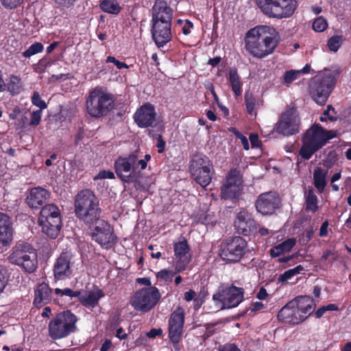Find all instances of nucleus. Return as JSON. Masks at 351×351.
Returning a JSON list of instances; mask_svg holds the SVG:
<instances>
[{
    "instance_id": "37998d69",
    "label": "nucleus",
    "mask_w": 351,
    "mask_h": 351,
    "mask_svg": "<svg viewBox=\"0 0 351 351\" xmlns=\"http://www.w3.org/2000/svg\"><path fill=\"white\" fill-rule=\"evenodd\" d=\"M10 271L5 266L0 265V293H1L8 283L10 279Z\"/></svg>"
},
{
    "instance_id": "c03bdc74",
    "label": "nucleus",
    "mask_w": 351,
    "mask_h": 351,
    "mask_svg": "<svg viewBox=\"0 0 351 351\" xmlns=\"http://www.w3.org/2000/svg\"><path fill=\"white\" fill-rule=\"evenodd\" d=\"M245 104L247 111L250 114L256 116V112L254 110L256 106V99L252 94L246 93L245 95Z\"/></svg>"
},
{
    "instance_id": "a19ab883",
    "label": "nucleus",
    "mask_w": 351,
    "mask_h": 351,
    "mask_svg": "<svg viewBox=\"0 0 351 351\" xmlns=\"http://www.w3.org/2000/svg\"><path fill=\"white\" fill-rule=\"evenodd\" d=\"M44 45L40 42H35L27 49L22 52V57L30 58L31 56L43 52Z\"/></svg>"
},
{
    "instance_id": "aec40b11",
    "label": "nucleus",
    "mask_w": 351,
    "mask_h": 351,
    "mask_svg": "<svg viewBox=\"0 0 351 351\" xmlns=\"http://www.w3.org/2000/svg\"><path fill=\"white\" fill-rule=\"evenodd\" d=\"M55 293L60 296H67L71 298H78L81 304L86 307H95L97 305L98 301L104 295L101 289H98L97 291H90L86 295H81L80 291H74L70 288L55 289Z\"/></svg>"
},
{
    "instance_id": "13d9d810",
    "label": "nucleus",
    "mask_w": 351,
    "mask_h": 351,
    "mask_svg": "<svg viewBox=\"0 0 351 351\" xmlns=\"http://www.w3.org/2000/svg\"><path fill=\"white\" fill-rule=\"evenodd\" d=\"M294 276L290 269L286 270L284 273L281 274L278 278V282L281 283H287L289 280Z\"/></svg>"
},
{
    "instance_id": "5701e85b",
    "label": "nucleus",
    "mask_w": 351,
    "mask_h": 351,
    "mask_svg": "<svg viewBox=\"0 0 351 351\" xmlns=\"http://www.w3.org/2000/svg\"><path fill=\"white\" fill-rule=\"evenodd\" d=\"M234 226L237 232L244 236H250L257 231L256 221L252 213L245 209L237 213Z\"/></svg>"
},
{
    "instance_id": "0eeeda50",
    "label": "nucleus",
    "mask_w": 351,
    "mask_h": 351,
    "mask_svg": "<svg viewBox=\"0 0 351 351\" xmlns=\"http://www.w3.org/2000/svg\"><path fill=\"white\" fill-rule=\"evenodd\" d=\"M114 106V99L112 95L102 91L99 87L90 90L86 100V108L92 117L107 116Z\"/></svg>"
},
{
    "instance_id": "2eb2a0df",
    "label": "nucleus",
    "mask_w": 351,
    "mask_h": 351,
    "mask_svg": "<svg viewBox=\"0 0 351 351\" xmlns=\"http://www.w3.org/2000/svg\"><path fill=\"white\" fill-rule=\"evenodd\" d=\"M300 121L294 107H289L278 119L275 125L276 131L284 136H291L300 131Z\"/></svg>"
},
{
    "instance_id": "a878e982",
    "label": "nucleus",
    "mask_w": 351,
    "mask_h": 351,
    "mask_svg": "<svg viewBox=\"0 0 351 351\" xmlns=\"http://www.w3.org/2000/svg\"><path fill=\"white\" fill-rule=\"evenodd\" d=\"M173 10L165 0H156L152 8L151 21L172 23Z\"/></svg>"
},
{
    "instance_id": "4c0bfd02",
    "label": "nucleus",
    "mask_w": 351,
    "mask_h": 351,
    "mask_svg": "<svg viewBox=\"0 0 351 351\" xmlns=\"http://www.w3.org/2000/svg\"><path fill=\"white\" fill-rule=\"evenodd\" d=\"M53 64V60L49 56H45L40 59L38 62L32 66L33 70L38 74H44L46 73L47 68H49Z\"/></svg>"
},
{
    "instance_id": "2f4dec72",
    "label": "nucleus",
    "mask_w": 351,
    "mask_h": 351,
    "mask_svg": "<svg viewBox=\"0 0 351 351\" xmlns=\"http://www.w3.org/2000/svg\"><path fill=\"white\" fill-rule=\"evenodd\" d=\"M228 80L234 95L237 97L241 96L242 95V82L235 67L230 68Z\"/></svg>"
},
{
    "instance_id": "f704fd0d",
    "label": "nucleus",
    "mask_w": 351,
    "mask_h": 351,
    "mask_svg": "<svg viewBox=\"0 0 351 351\" xmlns=\"http://www.w3.org/2000/svg\"><path fill=\"white\" fill-rule=\"evenodd\" d=\"M305 199V210L306 212H312L315 213L318 210V199L317 195L315 194V190L310 187L304 193Z\"/></svg>"
},
{
    "instance_id": "393cba45",
    "label": "nucleus",
    "mask_w": 351,
    "mask_h": 351,
    "mask_svg": "<svg viewBox=\"0 0 351 351\" xmlns=\"http://www.w3.org/2000/svg\"><path fill=\"white\" fill-rule=\"evenodd\" d=\"M173 250L176 256L175 269L177 272L184 270L190 262V247L187 241L182 237V240L173 243Z\"/></svg>"
},
{
    "instance_id": "ea45409f",
    "label": "nucleus",
    "mask_w": 351,
    "mask_h": 351,
    "mask_svg": "<svg viewBox=\"0 0 351 351\" xmlns=\"http://www.w3.org/2000/svg\"><path fill=\"white\" fill-rule=\"evenodd\" d=\"M239 176L240 173L239 170L237 169H231L226 176V182H225V184H228L229 186H232L234 187L240 186L241 181Z\"/></svg>"
},
{
    "instance_id": "603ef678",
    "label": "nucleus",
    "mask_w": 351,
    "mask_h": 351,
    "mask_svg": "<svg viewBox=\"0 0 351 351\" xmlns=\"http://www.w3.org/2000/svg\"><path fill=\"white\" fill-rule=\"evenodd\" d=\"M32 103L33 105L40 108L39 110H43L47 108L46 102L42 99L40 94L37 92H34L32 97Z\"/></svg>"
},
{
    "instance_id": "bf43d9fd",
    "label": "nucleus",
    "mask_w": 351,
    "mask_h": 351,
    "mask_svg": "<svg viewBox=\"0 0 351 351\" xmlns=\"http://www.w3.org/2000/svg\"><path fill=\"white\" fill-rule=\"evenodd\" d=\"M218 351H241V350L236 344L227 343L223 346H219Z\"/></svg>"
},
{
    "instance_id": "6ab92c4d",
    "label": "nucleus",
    "mask_w": 351,
    "mask_h": 351,
    "mask_svg": "<svg viewBox=\"0 0 351 351\" xmlns=\"http://www.w3.org/2000/svg\"><path fill=\"white\" fill-rule=\"evenodd\" d=\"M73 256L68 252H62L55 261L52 271L56 282L62 281L71 278L73 274Z\"/></svg>"
},
{
    "instance_id": "3c124183",
    "label": "nucleus",
    "mask_w": 351,
    "mask_h": 351,
    "mask_svg": "<svg viewBox=\"0 0 351 351\" xmlns=\"http://www.w3.org/2000/svg\"><path fill=\"white\" fill-rule=\"evenodd\" d=\"M24 0H0V3L3 8L7 10H14L17 8Z\"/></svg>"
},
{
    "instance_id": "69168bd1",
    "label": "nucleus",
    "mask_w": 351,
    "mask_h": 351,
    "mask_svg": "<svg viewBox=\"0 0 351 351\" xmlns=\"http://www.w3.org/2000/svg\"><path fill=\"white\" fill-rule=\"evenodd\" d=\"M136 282L138 285L147 286V287H152L149 277H138L136 279Z\"/></svg>"
},
{
    "instance_id": "58836bf2",
    "label": "nucleus",
    "mask_w": 351,
    "mask_h": 351,
    "mask_svg": "<svg viewBox=\"0 0 351 351\" xmlns=\"http://www.w3.org/2000/svg\"><path fill=\"white\" fill-rule=\"evenodd\" d=\"M162 335V330L161 328H152L145 334L141 333L140 336L136 339V344L145 345L147 344V338H155L158 336H161Z\"/></svg>"
},
{
    "instance_id": "774afa93",
    "label": "nucleus",
    "mask_w": 351,
    "mask_h": 351,
    "mask_svg": "<svg viewBox=\"0 0 351 351\" xmlns=\"http://www.w3.org/2000/svg\"><path fill=\"white\" fill-rule=\"evenodd\" d=\"M21 112V109L19 106H16L10 112V113L9 114V118L11 120H16L19 115L20 114V113Z\"/></svg>"
},
{
    "instance_id": "f257e3e1",
    "label": "nucleus",
    "mask_w": 351,
    "mask_h": 351,
    "mask_svg": "<svg viewBox=\"0 0 351 351\" xmlns=\"http://www.w3.org/2000/svg\"><path fill=\"white\" fill-rule=\"evenodd\" d=\"M280 40L276 29L268 25L251 28L245 37V49L254 58L262 59L273 53Z\"/></svg>"
},
{
    "instance_id": "423d86ee",
    "label": "nucleus",
    "mask_w": 351,
    "mask_h": 351,
    "mask_svg": "<svg viewBox=\"0 0 351 351\" xmlns=\"http://www.w3.org/2000/svg\"><path fill=\"white\" fill-rule=\"evenodd\" d=\"M77 316L67 310L60 312L48 323V335L53 340L67 337L77 331Z\"/></svg>"
},
{
    "instance_id": "864d4df0",
    "label": "nucleus",
    "mask_w": 351,
    "mask_h": 351,
    "mask_svg": "<svg viewBox=\"0 0 351 351\" xmlns=\"http://www.w3.org/2000/svg\"><path fill=\"white\" fill-rule=\"evenodd\" d=\"M42 118V110H34L31 114V119L29 125L31 126H37L40 123Z\"/></svg>"
},
{
    "instance_id": "a18cd8bd",
    "label": "nucleus",
    "mask_w": 351,
    "mask_h": 351,
    "mask_svg": "<svg viewBox=\"0 0 351 351\" xmlns=\"http://www.w3.org/2000/svg\"><path fill=\"white\" fill-rule=\"evenodd\" d=\"M338 161V155L335 150L330 151L326 158L323 160L324 167L330 169Z\"/></svg>"
},
{
    "instance_id": "79ce46f5",
    "label": "nucleus",
    "mask_w": 351,
    "mask_h": 351,
    "mask_svg": "<svg viewBox=\"0 0 351 351\" xmlns=\"http://www.w3.org/2000/svg\"><path fill=\"white\" fill-rule=\"evenodd\" d=\"M342 42L343 39L341 36L335 35L328 39L327 46L331 51L337 52L342 45Z\"/></svg>"
},
{
    "instance_id": "0e129e2a",
    "label": "nucleus",
    "mask_w": 351,
    "mask_h": 351,
    "mask_svg": "<svg viewBox=\"0 0 351 351\" xmlns=\"http://www.w3.org/2000/svg\"><path fill=\"white\" fill-rule=\"evenodd\" d=\"M196 296V292L193 289H189V291L184 292V300L189 302V301H193Z\"/></svg>"
},
{
    "instance_id": "473e14b6",
    "label": "nucleus",
    "mask_w": 351,
    "mask_h": 351,
    "mask_svg": "<svg viewBox=\"0 0 351 351\" xmlns=\"http://www.w3.org/2000/svg\"><path fill=\"white\" fill-rule=\"evenodd\" d=\"M328 170L321 167H317L313 172V184L318 193H323L326 184V176Z\"/></svg>"
},
{
    "instance_id": "39448f33",
    "label": "nucleus",
    "mask_w": 351,
    "mask_h": 351,
    "mask_svg": "<svg viewBox=\"0 0 351 351\" xmlns=\"http://www.w3.org/2000/svg\"><path fill=\"white\" fill-rule=\"evenodd\" d=\"M339 77L338 71L325 69L314 77L309 86L313 99L319 105H324Z\"/></svg>"
},
{
    "instance_id": "e433bc0d",
    "label": "nucleus",
    "mask_w": 351,
    "mask_h": 351,
    "mask_svg": "<svg viewBox=\"0 0 351 351\" xmlns=\"http://www.w3.org/2000/svg\"><path fill=\"white\" fill-rule=\"evenodd\" d=\"M240 186L234 187L227 185V184H223V186L221 187V198L224 199H237L240 195Z\"/></svg>"
},
{
    "instance_id": "8fccbe9b",
    "label": "nucleus",
    "mask_w": 351,
    "mask_h": 351,
    "mask_svg": "<svg viewBox=\"0 0 351 351\" xmlns=\"http://www.w3.org/2000/svg\"><path fill=\"white\" fill-rule=\"evenodd\" d=\"M178 273L176 271L175 272L170 271L167 269H161L160 270L156 277L158 280H163L165 282H171L173 280V277Z\"/></svg>"
},
{
    "instance_id": "5fc2aeb1",
    "label": "nucleus",
    "mask_w": 351,
    "mask_h": 351,
    "mask_svg": "<svg viewBox=\"0 0 351 351\" xmlns=\"http://www.w3.org/2000/svg\"><path fill=\"white\" fill-rule=\"evenodd\" d=\"M299 76V72H298V71L290 70L286 71L283 76L284 82L286 84H291Z\"/></svg>"
},
{
    "instance_id": "20e7f679",
    "label": "nucleus",
    "mask_w": 351,
    "mask_h": 351,
    "mask_svg": "<svg viewBox=\"0 0 351 351\" xmlns=\"http://www.w3.org/2000/svg\"><path fill=\"white\" fill-rule=\"evenodd\" d=\"M8 261L18 266L25 273L34 272L38 265V252L30 243L19 240L12 247L8 257Z\"/></svg>"
},
{
    "instance_id": "f8f14e48",
    "label": "nucleus",
    "mask_w": 351,
    "mask_h": 351,
    "mask_svg": "<svg viewBox=\"0 0 351 351\" xmlns=\"http://www.w3.org/2000/svg\"><path fill=\"white\" fill-rule=\"evenodd\" d=\"M90 231L92 240L97 243L104 249H110L115 243L117 237L114 228L110 223L101 217L93 224L88 226Z\"/></svg>"
},
{
    "instance_id": "680f3d73",
    "label": "nucleus",
    "mask_w": 351,
    "mask_h": 351,
    "mask_svg": "<svg viewBox=\"0 0 351 351\" xmlns=\"http://www.w3.org/2000/svg\"><path fill=\"white\" fill-rule=\"evenodd\" d=\"M328 221L325 220L321 225L319 228V236L320 237H326L328 236Z\"/></svg>"
},
{
    "instance_id": "1a4fd4ad",
    "label": "nucleus",
    "mask_w": 351,
    "mask_h": 351,
    "mask_svg": "<svg viewBox=\"0 0 351 351\" xmlns=\"http://www.w3.org/2000/svg\"><path fill=\"white\" fill-rule=\"evenodd\" d=\"M43 232L50 239L58 237L62 228L61 213L53 204H47L42 207L38 218Z\"/></svg>"
},
{
    "instance_id": "ddd939ff",
    "label": "nucleus",
    "mask_w": 351,
    "mask_h": 351,
    "mask_svg": "<svg viewBox=\"0 0 351 351\" xmlns=\"http://www.w3.org/2000/svg\"><path fill=\"white\" fill-rule=\"evenodd\" d=\"M160 298V290L156 287H145L136 291L130 304L136 311L146 313L154 308Z\"/></svg>"
},
{
    "instance_id": "de8ad7c7",
    "label": "nucleus",
    "mask_w": 351,
    "mask_h": 351,
    "mask_svg": "<svg viewBox=\"0 0 351 351\" xmlns=\"http://www.w3.org/2000/svg\"><path fill=\"white\" fill-rule=\"evenodd\" d=\"M228 130L232 134H234L237 139H239L241 141L243 147L245 149H249V141L246 136H245L235 128L232 127L229 128Z\"/></svg>"
},
{
    "instance_id": "09e8293b",
    "label": "nucleus",
    "mask_w": 351,
    "mask_h": 351,
    "mask_svg": "<svg viewBox=\"0 0 351 351\" xmlns=\"http://www.w3.org/2000/svg\"><path fill=\"white\" fill-rule=\"evenodd\" d=\"M177 24L181 27V31L184 35L189 34L194 27L193 23L189 19L183 21V19H179L177 20Z\"/></svg>"
},
{
    "instance_id": "052dcab7",
    "label": "nucleus",
    "mask_w": 351,
    "mask_h": 351,
    "mask_svg": "<svg viewBox=\"0 0 351 351\" xmlns=\"http://www.w3.org/2000/svg\"><path fill=\"white\" fill-rule=\"evenodd\" d=\"M157 141L156 147H158V152L161 154L164 152L166 145V143L163 140L162 134H159L157 135Z\"/></svg>"
},
{
    "instance_id": "9b49d317",
    "label": "nucleus",
    "mask_w": 351,
    "mask_h": 351,
    "mask_svg": "<svg viewBox=\"0 0 351 351\" xmlns=\"http://www.w3.org/2000/svg\"><path fill=\"white\" fill-rule=\"evenodd\" d=\"M245 289L233 284L222 285L213 295V300L216 304H221V309L237 307L244 300Z\"/></svg>"
},
{
    "instance_id": "c85d7f7f",
    "label": "nucleus",
    "mask_w": 351,
    "mask_h": 351,
    "mask_svg": "<svg viewBox=\"0 0 351 351\" xmlns=\"http://www.w3.org/2000/svg\"><path fill=\"white\" fill-rule=\"evenodd\" d=\"M49 197V193L47 190L42 187H35L29 191L25 202L32 209H39Z\"/></svg>"
},
{
    "instance_id": "dca6fc26",
    "label": "nucleus",
    "mask_w": 351,
    "mask_h": 351,
    "mask_svg": "<svg viewBox=\"0 0 351 351\" xmlns=\"http://www.w3.org/2000/svg\"><path fill=\"white\" fill-rule=\"evenodd\" d=\"M136 154H132L126 157L119 156L114 161V168L117 176L125 182H132L138 178Z\"/></svg>"
},
{
    "instance_id": "c9c22d12",
    "label": "nucleus",
    "mask_w": 351,
    "mask_h": 351,
    "mask_svg": "<svg viewBox=\"0 0 351 351\" xmlns=\"http://www.w3.org/2000/svg\"><path fill=\"white\" fill-rule=\"evenodd\" d=\"M99 8L103 12L114 15L118 14L122 9L117 0H101Z\"/></svg>"
},
{
    "instance_id": "6e6d98bb",
    "label": "nucleus",
    "mask_w": 351,
    "mask_h": 351,
    "mask_svg": "<svg viewBox=\"0 0 351 351\" xmlns=\"http://www.w3.org/2000/svg\"><path fill=\"white\" fill-rule=\"evenodd\" d=\"M337 259V255L335 250H325L322 253V256L321 257L322 261H326L330 260V262H334Z\"/></svg>"
},
{
    "instance_id": "4be33fe9",
    "label": "nucleus",
    "mask_w": 351,
    "mask_h": 351,
    "mask_svg": "<svg viewBox=\"0 0 351 351\" xmlns=\"http://www.w3.org/2000/svg\"><path fill=\"white\" fill-rule=\"evenodd\" d=\"M156 117L155 106L150 103H145L136 110L134 119L138 128H145L156 127Z\"/></svg>"
},
{
    "instance_id": "bb28decb",
    "label": "nucleus",
    "mask_w": 351,
    "mask_h": 351,
    "mask_svg": "<svg viewBox=\"0 0 351 351\" xmlns=\"http://www.w3.org/2000/svg\"><path fill=\"white\" fill-rule=\"evenodd\" d=\"M14 223L12 217L0 212V245L10 246L14 239Z\"/></svg>"
},
{
    "instance_id": "9d476101",
    "label": "nucleus",
    "mask_w": 351,
    "mask_h": 351,
    "mask_svg": "<svg viewBox=\"0 0 351 351\" xmlns=\"http://www.w3.org/2000/svg\"><path fill=\"white\" fill-rule=\"evenodd\" d=\"M189 171L196 182L205 188L212 180L214 169L209 158L203 153L197 152L191 157Z\"/></svg>"
},
{
    "instance_id": "4468645a",
    "label": "nucleus",
    "mask_w": 351,
    "mask_h": 351,
    "mask_svg": "<svg viewBox=\"0 0 351 351\" xmlns=\"http://www.w3.org/2000/svg\"><path fill=\"white\" fill-rule=\"evenodd\" d=\"M247 247V242L240 236L228 238L221 244L220 256L228 263L239 262L245 254Z\"/></svg>"
},
{
    "instance_id": "7c9ffc66",
    "label": "nucleus",
    "mask_w": 351,
    "mask_h": 351,
    "mask_svg": "<svg viewBox=\"0 0 351 351\" xmlns=\"http://www.w3.org/2000/svg\"><path fill=\"white\" fill-rule=\"evenodd\" d=\"M296 240L295 238H290L285 241L273 246L270 250V256L271 258H276L285 254V253H289L295 246Z\"/></svg>"
},
{
    "instance_id": "4d7b16f0",
    "label": "nucleus",
    "mask_w": 351,
    "mask_h": 351,
    "mask_svg": "<svg viewBox=\"0 0 351 351\" xmlns=\"http://www.w3.org/2000/svg\"><path fill=\"white\" fill-rule=\"evenodd\" d=\"M113 179L114 178V173L110 170L100 171L95 177L94 180L97 179Z\"/></svg>"
},
{
    "instance_id": "7ed1b4c3",
    "label": "nucleus",
    "mask_w": 351,
    "mask_h": 351,
    "mask_svg": "<svg viewBox=\"0 0 351 351\" xmlns=\"http://www.w3.org/2000/svg\"><path fill=\"white\" fill-rule=\"evenodd\" d=\"M74 212L76 217L86 226L101 217L102 210L99 207V202L93 191L84 189L76 195Z\"/></svg>"
},
{
    "instance_id": "e2e57ef3",
    "label": "nucleus",
    "mask_w": 351,
    "mask_h": 351,
    "mask_svg": "<svg viewBox=\"0 0 351 351\" xmlns=\"http://www.w3.org/2000/svg\"><path fill=\"white\" fill-rule=\"evenodd\" d=\"M76 1L77 0H55V2L59 7L69 8L73 6Z\"/></svg>"
},
{
    "instance_id": "c756f323",
    "label": "nucleus",
    "mask_w": 351,
    "mask_h": 351,
    "mask_svg": "<svg viewBox=\"0 0 351 351\" xmlns=\"http://www.w3.org/2000/svg\"><path fill=\"white\" fill-rule=\"evenodd\" d=\"M295 308L300 315H302L304 321L313 311V300L308 295H299L291 300Z\"/></svg>"
},
{
    "instance_id": "cd10ccee",
    "label": "nucleus",
    "mask_w": 351,
    "mask_h": 351,
    "mask_svg": "<svg viewBox=\"0 0 351 351\" xmlns=\"http://www.w3.org/2000/svg\"><path fill=\"white\" fill-rule=\"evenodd\" d=\"M277 317L279 321L292 325H298L304 321L291 300L278 311Z\"/></svg>"
},
{
    "instance_id": "f3484780",
    "label": "nucleus",
    "mask_w": 351,
    "mask_h": 351,
    "mask_svg": "<svg viewBox=\"0 0 351 351\" xmlns=\"http://www.w3.org/2000/svg\"><path fill=\"white\" fill-rule=\"evenodd\" d=\"M184 323V312L182 307H178L169 319L168 337L173 344L176 350H180L179 343L182 339L183 326Z\"/></svg>"
},
{
    "instance_id": "72a5a7b5",
    "label": "nucleus",
    "mask_w": 351,
    "mask_h": 351,
    "mask_svg": "<svg viewBox=\"0 0 351 351\" xmlns=\"http://www.w3.org/2000/svg\"><path fill=\"white\" fill-rule=\"evenodd\" d=\"M5 89L10 95H18L23 91V81L20 76L11 75L7 83Z\"/></svg>"
},
{
    "instance_id": "412c9836",
    "label": "nucleus",
    "mask_w": 351,
    "mask_h": 351,
    "mask_svg": "<svg viewBox=\"0 0 351 351\" xmlns=\"http://www.w3.org/2000/svg\"><path fill=\"white\" fill-rule=\"evenodd\" d=\"M59 297L60 296L55 293V289H51L47 283H39L34 289L33 305L36 308H41L50 303L58 304Z\"/></svg>"
},
{
    "instance_id": "6e6552de",
    "label": "nucleus",
    "mask_w": 351,
    "mask_h": 351,
    "mask_svg": "<svg viewBox=\"0 0 351 351\" xmlns=\"http://www.w3.org/2000/svg\"><path fill=\"white\" fill-rule=\"evenodd\" d=\"M261 11L267 16L280 19L293 16L298 4L296 0H255Z\"/></svg>"
},
{
    "instance_id": "a211bd4d",
    "label": "nucleus",
    "mask_w": 351,
    "mask_h": 351,
    "mask_svg": "<svg viewBox=\"0 0 351 351\" xmlns=\"http://www.w3.org/2000/svg\"><path fill=\"white\" fill-rule=\"evenodd\" d=\"M281 199L274 191L266 192L258 196L255 208L263 215H271L280 208Z\"/></svg>"
},
{
    "instance_id": "49530a36",
    "label": "nucleus",
    "mask_w": 351,
    "mask_h": 351,
    "mask_svg": "<svg viewBox=\"0 0 351 351\" xmlns=\"http://www.w3.org/2000/svg\"><path fill=\"white\" fill-rule=\"evenodd\" d=\"M312 27L315 32H322L328 27L327 21L322 16H318L313 21Z\"/></svg>"
},
{
    "instance_id": "f03ea898",
    "label": "nucleus",
    "mask_w": 351,
    "mask_h": 351,
    "mask_svg": "<svg viewBox=\"0 0 351 351\" xmlns=\"http://www.w3.org/2000/svg\"><path fill=\"white\" fill-rule=\"evenodd\" d=\"M336 136L335 130H327L319 123H315L303 133L299 154L304 160H309L328 141L333 139Z\"/></svg>"
},
{
    "instance_id": "b1692460",
    "label": "nucleus",
    "mask_w": 351,
    "mask_h": 351,
    "mask_svg": "<svg viewBox=\"0 0 351 351\" xmlns=\"http://www.w3.org/2000/svg\"><path fill=\"white\" fill-rule=\"evenodd\" d=\"M171 24L151 22L152 37L158 48L163 47L171 40Z\"/></svg>"
},
{
    "instance_id": "338daca9",
    "label": "nucleus",
    "mask_w": 351,
    "mask_h": 351,
    "mask_svg": "<svg viewBox=\"0 0 351 351\" xmlns=\"http://www.w3.org/2000/svg\"><path fill=\"white\" fill-rule=\"evenodd\" d=\"M250 142L252 147H258V143H259L258 134H255V133H250Z\"/></svg>"
}]
</instances>
